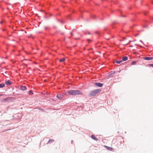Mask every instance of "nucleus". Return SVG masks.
<instances>
[{"label": "nucleus", "instance_id": "9", "mask_svg": "<svg viewBox=\"0 0 153 153\" xmlns=\"http://www.w3.org/2000/svg\"><path fill=\"white\" fill-rule=\"evenodd\" d=\"M91 137L93 139L97 141L98 140L97 138L95 137L94 135H92L91 136Z\"/></svg>", "mask_w": 153, "mask_h": 153}, {"label": "nucleus", "instance_id": "21", "mask_svg": "<svg viewBox=\"0 0 153 153\" xmlns=\"http://www.w3.org/2000/svg\"><path fill=\"white\" fill-rule=\"evenodd\" d=\"M2 94H0V97H1V96H2Z\"/></svg>", "mask_w": 153, "mask_h": 153}, {"label": "nucleus", "instance_id": "8", "mask_svg": "<svg viewBox=\"0 0 153 153\" xmlns=\"http://www.w3.org/2000/svg\"><path fill=\"white\" fill-rule=\"evenodd\" d=\"M128 59V58L127 56H124L122 60L123 62L127 60Z\"/></svg>", "mask_w": 153, "mask_h": 153}, {"label": "nucleus", "instance_id": "11", "mask_svg": "<svg viewBox=\"0 0 153 153\" xmlns=\"http://www.w3.org/2000/svg\"><path fill=\"white\" fill-rule=\"evenodd\" d=\"M123 62V61H122V60H121L120 61H117L116 62L117 64H123L122 63V62Z\"/></svg>", "mask_w": 153, "mask_h": 153}, {"label": "nucleus", "instance_id": "17", "mask_svg": "<svg viewBox=\"0 0 153 153\" xmlns=\"http://www.w3.org/2000/svg\"><path fill=\"white\" fill-rule=\"evenodd\" d=\"M148 66L149 67H153V64H148Z\"/></svg>", "mask_w": 153, "mask_h": 153}, {"label": "nucleus", "instance_id": "2", "mask_svg": "<svg viewBox=\"0 0 153 153\" xmlns=\"http://www.w3.org/2000/svg\"><path fill=\"white\" fill-rule=\"evenodd\" d=\"M68 93L70 95L75 96L77 95H82V94L80 91L77 90H69L68 91Z\"/></svg>", "mask_w": 153, "mask_h": 153}, {"label": "nucleus", "instance_id": "16", "mask_svg": "<svg viewBox=\"0 0 153 153\" xmlns=\"http://www.w3.org/2000/svg\"><path fill=\"white\" fill-rule=\"evenodd\" d=\"M136 63V61H134L133 62L131 63V65H135Z\"/></svg>", "mask_w": 153, "mask_h": 153}, {"label": "nucleus", "instance_id": "4", "mask_svg": "<svg viewBox=\"0 0 153 153\" xmlns=\"http://www.w3.org/2000/svg\"><path fill=\"white\" fill-rule=\"evenodd\" d=\"M94 85L96 86L101 87L103 85V84L100 83H95Z\"/></svg>", "mask_w": 153, "mask_h": 153}, {"label": "nucleus", "instance_id": "10", "mask_svg": "<svg viewBox=\"0 0 153 153\" xmlns=\"http://www.w3.org/2000/svg\"><path fill=\"white\" fill-rule=\"evenodd\" d=\"M26 88L25 86H21V89L22 90L24 91L26 89Z\"/></svg>", "mask_w": 153, "mask_h": 153}, {"label": "nucleus", "instance_id": "6", "mask_svg": "<svg viewBox=\"0 0 153 153\" xmlns=\"http://www.w3.org/2000/svg\"><path fill=\"white\" fill-rule=\"evenodd\" d=\"M11 82L9 80L6 81L5 82V84L7 85H10L11 84Z\"/></svg>", "mask_w": 153, "mask_h": 153}, {"label": "nucleus", "instance_id": "19", "mask_svg": "<svg viewBox=\"0 0 153 153\" xmlns=\"http://www.w3.org/2000/svg\"><path fill=\"white\" fill-rule=\"evenodd\" d=\"M87 41H88V42H90L92 41V40L89 39H88Z\"/></svg>", "mask_w": 153, "mask_h": 153}, {"label": "nucleus", "instance_id": "20", "mask_svg": "<svg viewBox=\"0 0 153 153\" xmlns=\"http://www.w3.org/2000/svg\"><path fill=\"white\" fill-rule=\"evenodd\" d=\"M71 35L72 36L73 35V34H72V33H71Z\"/></svg>", "mask_w": 153, "mask_h": 153}, {"label": "nucleus", "instance_id": "13", "mask_svg": "<svg viewBox=\"0 0 153 153\" xmlns=\"http://www.w3.org/2000/svg\"><path fill=\"white\" fill-rule=\"evenodd\" d=\"M5 86V85L4 84H0V88H1L4 87Z\"/></svg>", "mask_w": 153, "mask_h": 153}, {"label": "nucleus", "instance_id": "7", "mask_svg": "<svg viewBox=\"0 0 153 153\" xmlns=\"http://www.w3.org/2000/svg\"><path fill=\"white\" fill-rule=\"evenodd\" d=\"M104 147L106 148L107 150H109L110 151H112L113 150V148L111 147H108L107 146H105Z\"/></svg>", "mask_w": 153, "mask_h": 153}, {"label": "nucleus", "instance_id": "3", "mask_svg": "<svg viewBox=\"0 0 153 153\" xmlns=\"http://www.w3.org/2000/svg\"><path fill=\"white\" fill-rule=\"evenodd\" d=\"M64 95L62 94H58L56 96V97L59 99L61 100L63 97Z\"/></svg>", "mask_w": 153, "mask_h": 153}, {"label": "nucleus", "instance_id": "12", "mask_svg": "<svg viewBox=\"0 0 153 153\" xmlns=\"http://www.w3.org/2000/svg\"><path fill=\"white\" fill-rule=\"evenodd\" d=\"M65 60V58H63L62 59H59V61L60 62H62L64 61Z\"/></svg>", "mask_w": 153, "mask_h": 153}, {"label": "nucleus", "instance_id": "1", "mask_svg": "<svg viewBox=\"0 0 153 153\" xmlns=\"http://www.w3.org/2000/svg\"><path fill=\"white\" fill-rule=\"evenodd\" d=\"M101 91V90L100 89H97L94 90L89 93L88 96L89 97L94 96L99 93Z\"/></svg>", "mask_w": 153, "mask_h": 153}, {"label": "nucleus", "instance_id": "18", "mask_svg": "<svg viewBox=\"0 0 153 153\" xmlns=\"http://www.w3.org/2000/svg\"><path fill=\"white\" fill-rule=\"evenodd\" d=\"M28 93L30 94H33V92H32V91H30L29 92H28Z\"/></svg>", "mask_w": 153, "mask_h": 153}, {"label": "nucleus", "instance_id": "15", "mask_svg": "<svg viewBox=\"0 0 153 153\" xmlns=\"http://www.w3.org/2000/svg\"><path fill=\"white\" fill-rule=\"evenodd\" d=\"M53 141H54V140H53V139L51 140V139H50L48 142V143H49L51 142H53Z\"/></svg>", "mask_w": 153, "mask_h": 153}, {"label": "nucleus", "instance_id": "5", "mask_svg": "<svg viewBox=\"0 0 153 153\" xmlns=\"http://www.w3.org/2000/svg\"><path fill=\"white\" fill-rule=\"evenodd\" d=\"M144 59L147 60H152L153 59V57H147L145 58Z\"/></svg>", "mask_w": 153, "mask_h": 153}, {"label": "nucleus", "instance_id": "14", "mask_svg": "<svg viewBox=\"0 0 153 153\" xmlns=\"http://www.w3.org/2000/svg\"><path fill=\"white\" fill-rule=\"evenodd\" d=\"M114 72H113V71H111L110 73V76H113V74H114Z\"/></svg>", "mask_w": 153, "mask_h": 153}]
</instances>
